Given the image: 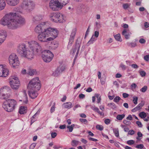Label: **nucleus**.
<instances>
[{"label":"nucleus","instance_id":"1","mask_svg":"<svg viewBox=\"0 0 149 149\" xmlns=\"http://www.w3.org/2000/svg\"><path fill=\"white\" fill-rule=\"evenodd\" d=\"M18 8L14 9L16 12H10L6 15L1 19V24L4 26H7L10 29H15L18 28L20 25L25 23V19L21 15H17Z\"/></svg>","mask_w":149,"mask_h":149},{"label":"nucleus","instance_id":"2","mask_svg":"<svg viewBox=\"0 0 149 149\" xmlns=\"http://www.w3.org/2000/svg\"><path fill=\"white\" fill-rule=\"evenodd\" d=\"M58 34V31L56 29L49 27L39 34L37 38L41 42H47L54 40L57 36Z\"/></svg>","mask_w":149,"mask_h":149},{"label":"nucleus","instance_id":"3","mask_svg":"<svg viewBox=\"0 0 149 149\" xmlns=\"http://www.w3.org/2000/svg\"><path fill=\"white\" fill-rule=\"evenodd\" d=\"M29 47V48L26 51L23 56L28 59H32L35 54L41 52L42 48L41 45L36 41H33L31 42Z\"/></svg>","mask_w":149,"mask_h":149},{"label":"nucleus","instance_id":"4","mask_svg":"<svg viewBox=\"0 0 149 149\" xmlns=\"http://www.w3.org/2000/svg\"><path fill=\"white\" fill-rule=\"evenodd\" d=\"M41 88L40 81L38 77L32 79L29 82L27 86L28 94L30 97L32 99H34L38 95L37 91Z\"/></svg>","mask_w":149,"mask_h":149},{"label":"nucleus","instance_id":"5","mask_svg":"<svg viewBox=\"0 0 149 149\" xmlns=\"http://www.w3.org/2000/svg\"><path fill=\"white\" fill-rule=\"evenodd\" d=\"M16 102L13 99H7L3 102L2 106L5 110L8 112L13 111L15 108Z\"/></svg>","mask_w":149,"mask_h":149},{"label":"nucleus","instance_id":"6","mask_svg":"<svg viewBox=\"0 0 149 149\" xmlns=\"http://www.w3.org/2000/svg\"><path fill=\"white\" fill-rule=\"evenodd\" d=\"M8 60L10 65L12 67H15L19 64L18 57L14 53H12L10 55Z\"/></svg>","mask_w":149,"mask_h":149},{"label":"nucleus","instance_id":"7","mask_svg":"<svg viewBox=\"0 0 149 149\" xmlns=\"http://www.w3.org/2000/svg\"><path fill=\"white\" fill-rule=\"evenodd\" d=\"M9 87L4 86L0 89V98L7 100L9 97L10 95L8 93L10 91Z\"/></svg>","mask_w":149,"mask_h":149},{"label":"nucleus","instance_id":"8","mask_svg":"<svg viewBox=\"0 0 149 149\" xmlns=\"http://www.w3.org/2000/svg\"><path fill=\"white\" fill-rule=\"evenodd\" d=\"M53 57V54L49 50H45L42 55V57L44 61L47 63L51 61Z\"/></svg>","mask_w":149,"mask_h":149},{"label":"nucleus","instance_id":"9","mask_svg":"<svg viewBox=\"0 0 149 149\" xmlns=\"http://www.w3.org/2000/svg\"><path fill=\"white\" fill-rule=\"evenodd\" d=\"M9 83L12 89L15 90L18 89L20 86L18 78L15 77H11Z\"/></svg>","mask_w":149,"mask_h":149},{"label":"nucleus","instance_id":"10","mask_svg":"<svg viewBox=\"0 0 149 149\" xmlns=\"http://www.w3.org/2000/svg\"><path fill=\"white\" fill-rule=\"evenodd\" d=\"M34 4L33 0H24L22 3L23 8L30 10L33 8Z\"/></svg>","mask_w":149,"mask_h":149},{"label":"nucleus","instance_id":"11","mask_svg":"<svg viewBox=\"0 0 149 149\" xmlns=\"http://www.w3.org/2000/svg\"><path fill=\"white\" fill-rule=\"evenodd\" d=\"M61 6L58 0H51L49 3V7L53 10H56L57 8H61Z\"/></svg>","mask_w":149,"mask_h":149},{"label":"nucleus","instance_id":"12","mask_svg":"<svg viewBox=\"0 0 149 149\" xmlns=\"http://www.w3.org/2000/svg\"><path fill=\"white\" fill-rule=\"evenodd\" d=\"M77 31V29L76 28H74L72 30L70 36L69 42L67 46V49H70L73 42H74Z\"/></svg>","mask_w":149,"mask_h":149},{"label":"nucleus","instance_id":"13","mask_svg":"<svg viewBox=\"0 0 149 149\" xmlns=\"http://www.w3.org/2000/svg\"><path fill=\"white\" fill-rule=\"evenodd\" d=\"M27 50L26 45L24 44H22L19 45L17 51L18 53L23 56Z\"/></svg>","mask_w":149,"mask_h":149},{"label":"nucleus","instance_id":"14","mask_svg":"<svg viewBox=\"0 0 149 149\" xmlns=\"http://www.w3.org/2000/svg\"><path fill=\"white\" fill-rule=\"evenodd\" d=\"M8 70L3 65H0V77H6L8 74Z\"/></svg>","mask_w":149,"mask_h":149},{"label":"nucleus","instance_id":"15","mask_svg":"<svg viewBox=\"0 0 149 149\" xmlns=\"http://www.w3.org/2000/svg\"><path fill=\"white\" fill-rule=\"evenodd\" d=\"M87 8V7L84 4L81 3L78 6L77 10L79 13L81 12H86L87 11L86 10Z\"/></svg>","mask_w":149,"mask_h":149},{"label":"nucleus","instance_id":"16","mask_svg":"<svg viewBox=\"0 0 149 149\" xmlns=\"http://www.w3.org/2000/svg\"><path fill=\"white\" fill-rule=\"evenodd\" d=\"M45 29L43 25L40 24L37 25L35 29V31L36 33L39 34L42 32Z\"/></svg>","mask_w":149,"mask_h":149},{"label":"nucleus","instance_id":"17","mask_svg":"<svg viewBox=\"0 0 149 149\" xmlns=\"http://www.w3.org/2000/svg\"><path fill=\"white\" fill-rule=\"evenodd\" d=\"M7 3L12 6H15L18 4L19 2V0H6Z\"/></svg>","mask_w":149,"mask_h":149},{"label":"nucleus","instance_id":"18","mask_svg":"<svg viewBox=\"0 0 149 149\" xmlns=\"http://www.w3.org/2000/svg\"><path fill=\"white\" fill-rule=\"evenodd\" d=\"M57 16V13H51L49 15V17L50 20L53 22H58V20Z\"/></svg>","mask_w":149,"mask_h":149},{"label":"nucleus","instance_id":"19","mask_svg":"<svg viewBox=\"0 0 149 149\" xmlns=\"http://www.w3.org/2000/svg\"><path fill=\"white\" fill-rule=\"evenodd\" d=\"M57 16L58 20V22L60 23H63L65 22V16L63 14L59 13H57Z\"/></svg>","mask_w":149,"mask_h":149},{"label":"nucleus","instance_id":"20","mask_svg":"<svg viewBox=\"0 0 149 149\" xmlns=\"http://www.w3.org/2000/svg\"><path fill=\"white\" fill-rule=\"evenodd\" d=\"M144 105V103L143 101H142L135 108L132 109V111L133 112H136L141 109Z\"/></svg>","mask_w":149,"mask_h":149},{"label":"nucleus","instance_id":"21","mask_svg":"<svg viewBox=\"0 0 149 149\" xmlns=\"http://www.w3.org/2000/svg\"><path fill=\"white\" fill-rule=\"evenodd\" d=\"M131 34V33L130 32L129 30H127L126 29H124L122 32V34L124 36L126 39H128L129 37Z\"/></svg>","mask_w":149,"mask_h":149},{"label":"nucleus","instance_id":"22","mask_svg":"<svg viewBox=\"0 0 149 149\" xmlns=\"http://www.w3.org/2000/svg\"><path fill=\"white\" fill-rule=\"evenodd\" d=\"M7 36L6 32L3 30H0V38L5 40Z\"/></svg>","mask_w":149,"mask_h":149},{"label":"nucleus","instance_id":"23","mask_svg":"<svg viewBox=\"0 0 149 149\" xmlns=\"http://www.w3.org/2000/svg\"><path fill=\"white\" fill-rule=\"evenodd\" d=\"M62 107L65 109H69L73 107V105L71 102H68L64 103L62 105Z\"/></svg>","mask_w":149,"mask_h":149},{"label":"nucleus","instance_id":"24","mask_svg":"<svg viewBox=\"0 0 149 149\" xmlns=\"http://www.w3.org/2000/svg\"><path fill=\"white\" fill-rule=\"evenodd\" d=\"M43 17V16L42 15H37L34 17L33 18L32 20L33 22H36L42 19Z\"/></svg>","mask_w":149,"mask_h":149},{"label":"nucleus","instance_id":"25","mask_svg":"<svg viewBox=\"0 0 149 149\" xmlns=\"http://www.w3.org/2000/svg\"><path fill=\"white\" fill-rule=\"evenodd\" d=\"M91 108L94 111L97 112L101 116H103L104 115V113L100 112L99 109L97 107H96L95 106H93L91 105H90Z\"/></svg>","mask_w":149,"mask_h":149},{"label":"nucleus","instance_id":"26","mask_svg":"<svg viewBox=\"0 0 149 149\" xmlns=\"http://www.w3.org/2000/svg\"><path fill=\"white\" fill-rule=\"evenodd\" d=\"M6 6L4 0H0V10L3 9Z\"/></svg>","mask_w":149,"mask_h":149},{"label":"nucleus","instance_id":"27","mask_svg":"<svg viewBox=\"0 0 149 149\" xmlns=\"http://www.w3.org/2000/svg\"><path fill=\"white\" fill-rule=\"evenodd\" d=\"M69 1L70 0H59V1H60L59 3L61 8L69 3Z\"/></svg>","mask_w":149,"mask_h":149},{"label":"nucleus","instance_id":"28","mask_svg":"<svg viewBox=\"0 0 149 149\" xmlns=\"http://www.w3.org/2000/svg\"><path fill=\"white\" fill-rule=\"evenodd\" d=\"M24 98L22 100H20V101H23L25 103H27L28 102V98L27 96V95L25 91L24 92Z\"/></svg>","mask_w":149,"mask_h":149},{"label":"nucleus","instance_id":"29","mask_svg":"<svg viewBox=\"0 0 149 149\" xmlns=\"http://www.w3.org/2000/svg\"><path fill=\"white\" fill-rule=\"evenodd\" d=\"M58 68V70H60V72L62 73L67 68V67L65 65H63L61 66H60Z\"/></svg>","mask_w":149,"mask_h":149},{"label":"nucleus","instance_id":"30","mask_svg":"<svg viewBox=\"0 0 149 149\" xmlns=\"http://www.w3.org/2000/svg\"><path fill=\"white\" fill-rule=\"evenodd\" d=\"M61 73L60 70H58V68H57L55 71L53 72L52 75L55 77H57Z\"/></svg>","mask_w":149,"mask_h":149},{"label":"nucleus","instance_id":"31","mask_svg":"<svg viewBox=\"0 0 149 149\" xmlns=\"http://www.w3.org/2000/svg\"><path fill=\"white\" fill-rule=\"evenodd\" d=\"M58 43L56 42H54L52 43V49H55L58 47Z\"/></svg>","mask_w":149,"mask_h":149},{"label":"nucleus","instance_id":"32","mask_svg":"<svg viewBox=\"0 0 149 149\" xmlns=\"http://www.w3.org/2000/svg\"><path fill=\"white\" fill-rule=\"evenodd\" d=\"M139 116L142 119L145 118L147 116V115L145 112L142 111L140 112L139 114Z\"/></svg>","mask_w":149,"mask_h":149},{"label":"nucleus","instance_id":"33","mask_svg":"<svg viewBox=\"0 0 149 149\" xmlns=\"http://www.w3.org/2000/svg\"><path fill=\"white\" fill-rule=\"evenodd\" d=\"M40 111H38L31 118V125L33 123H34L35 121L34 119V118L37 115H38L39 114Z\"/></svg>","mask_w":149,"mask_h":149},{"label":"nucleus","instance_id":"34","mask_svg":"<svg viewBox=\"0 0 149 149\" xmlns=\"http://www.w3.org/2000/svg\"><path fill=\"white\" fill-rule=\"evenodd\" d=\"M28 74L32 76L36 73V70H34L29 69L27 72Z\"/></svg>","mask_w":149,"mask_h":149},{"label":"nucleus","instance_id":"35","mask_svg":"<svg viewBox=\"0 0 149 149\" xmlns=\"http://www.w3.org/2000/svg\"><path fill=\"white\" fill-rule=\"evenodd\" d=\"M26 108L24 107H21L19 109V112L20 114H24L25 112Z\"/></svg>","mask_w":149,"mask_h":149},{"label":"nucleus","instance_id":"36","mask_svg":"<svg viewBox=\"0 0 149 149\" xmlns=\"http://www.w3.org/2000/svg\"><path fill=\"white\" fill-rule=\"evenodd\" d=\"M113 131L115 136L118 137L119 136V130L118 128H114L113 129Z\"/></svg>","mask_w":149,"mask_h":149},{"label":"nucleus","instance_id":"37","mask_svg":"<svg viewBox=\"0 0 149 149\" xmlns=\"http://www.w3.org/2000/svg\"><path fill=\"white\" fill-rule=\"evenodd\" d=\"M125 116L124 114L118 115L116 116V118L119 120H122Z\"/></svg>","mask_w":149,"mask_h":149},{"label":"nucleus","instance_id":"38","mask_svg":"<svg viewBox=\"0 0 149 149\" xmlns=\"http://www.w3.org/2000/svg\"><path fill=\"white\" fill-rule=\"evenodd\" d=\"M114 38L118 41H121L122 40L120 38V34L119 33L114 36Z\"/></svg>","mask_w":149,"mask_h":149},{"label":"nucleus","instance_id":"39","mask_svg":"<svg viewBox=\"0 0 149 149\" xmlns=\"http://www.w3.org/2000/svg\"><path fill=\"white\" fill-rule=\"evenodd\" d=\"M77 46V44L76 43L75 46H74V48H72V49H71L70 52V54H72V55H73L74 54V53L76 52V47Z\"/></svg>","mask_w":149,"mask_h":149},{"label":"nucleus","instance_id":"40","mask_svg":"<svg viewBox=\"0 0 149 149\" xmlns=\"http://www.w3.org/2000/svg\"><path fill=\"white\" fill-rule=\"evenodd\" d=\"M107 106L110 107L111 108L113 109L116 107L115 104L113 103H108L107 104Z\"/></svg>","mask_w":149,"mask_h":149},{"label":"nucleus","instance_id":"41","mask_svg":"<svg viewBox=\"0 0 149 149\" xmlns=\"http://www.w3.org/2000/svg\"><path fill=\"white\" fill-rule=\"evenodd\" d=\"M79 141L77 140H72L71 145L73 146H77L78 144Z\"/></svg>","mask_w":149,"mask_h":149},{"label":"nucleus","instance_id":"42","mask_svg":"<svg viewBox=\"0 0 149 149\" xmlns=\"http://www.w3.org/2000/svg\"><path fill=\"white\" fill-rule=\"evenodd\" d=\"M94 35H93L92 36L91 39L89 40V41L88 42L87 44H88L89 45H90V44L93 43V42L95 40V38H94Z\"/></svg>","mask_w":149,"mask_h":149},{"label":"nucleus","instance_id":"43","mask_svg":"<svg viewBox=\"0 0 149 149\" xmlns=\"http://www.w3.org/2000/svg\"><path fill=\"white\" fill-rule=\"evenodd\" d=\"M130 3H126L123 4V8L125 10L127 9L130 6Z\"/></svg>","mask_w":149,"mask_h":149},{"label":"nucleus","instance_id":"44","mask_svg":"<svg viewBox=\"0 0 149 149\" xmlns=\"http://www.w3.org/2000/svg\"><path fill=\"white\" fill-rule=\"evenodd\" d=\"M74 126V124H72L70 126H67V128L69 129V132H71L72 131Z\"/></svg>","mask_w":149,"mask_h":149},{"label":"nucleus","instance_id":"45","mask_svg":"<svg viewBox=\"0 0 149 149\" xmlns=\"http://www.w3.org/2000/svg\"><path fill=\"white\" fill-rule=\"evenodd\" d=\"M139 72L141 76L142 77L145 76L146 74V72L144 71L143 70H139Z\"/></svg>","mask_w":149,"mask_h":149},{"label":"nucleus","instance_id":"46","mask_svg":"<svg viewBox=\"0 0 149 149\" xmlns=\"http://www.w3.org/2000/svg\"><path fill=\"white\" fill-rule=\"evenodd\" d=\"M132 101L134 104H137V100H138V97H133Z\"/></svg>","mask_w":149,"mask_h":149},{"label":"nucleus","instance_id":"47","mask_svg":"<svg viewBox=\"0 0 149 149\" xmlns=\"http://www.w3.org/2000/svg\"><path fill=\"white\" fill-rule=\"evenodd\" d=\"M127 45L131 47H134L136 45V43L135 42L128 43H127Z\"/></svg>","mask_w":149,"mask_h":149},{"label":"nucleus","instance_id":"48","mask_svg":"<svg viewBox=\"0 0 149 149\" xmlns=\"http://www.w3.org/2000/svg\"><path fill=\"white\" fill-rule=\"evenodd\" d=\"M147 89L148 88L147 86H144L140 90V91L144 93L147 91Z\"/></svg>","mask_w":149,"mask_h":149},{"label":"nucleus","instance_id":"49","mask_svg":"<svg viewBox=\"0 0 149 149\" xmlns=\"http://www.w3.org/2000/svg\"><path fill=\"white\" fill-rule=\"evenodd\" d=\"M96 128L97 129L100 131L102 130L103 129V127L102 126L99 125H97L96 126Z\"/></svg>","mask_w":149,"mask_h":149},{"label":"nucleus","instance_id":"50","mask_svg":"<svg viewBox=\"0 0 149 149\" xmlns=\"http://www.w3.org/2000/svg\"><path fill=\"white\" fill-rule=\"evenodd\" d=\"M120 98L119 96L116 97L113 100V101L117 103L120 100Z\"/></svg>","mask_w":149,"mask_h":149},{"label":"nucleus","instance_id":"51","mask_svg":"<svg viewBox=\"0 0 149 149\" xmlns=\"http://www.w3.org/2000/svg\"><path fill=\"white\" fill-rule=\"evenodd\" d=\"M138 136L136 137L137 140H139V138L143 136V134L140 132H138L137 133Z\"/></svg>","mask_w":149,"mask_h":149},{"label":"nucleus","instance_id":"52","mask_svg":"<svg viewBox=\"0 0 149 149\" xmlns=\"http://www.w3.org/2000/svg\"><path fill=\"white\" fill-rule=\"evenodd\" d=\"M80 121L84 124H86L87 123V121L86 119L83 118H80L79 119Z\"/></svg>","mask_w":149,"mask_h":149},{"label":"nucleus","instance_id":"53","mask_svg":"<svg viewBox=\"0 0 149 149\" xmlns=\"http://www.w3.org/2000/svg\"><path fill=\"white\" fill-rule=\"evenodd\" d=\"M136 147L139 149H142L143 147V145L142 144L138 145L136 146Z\"/></svg>","mask_w":149,"mask_h":149},{"label":"nucleus","instance_id":"54","mask_svg":"<svg viewBox=\"0 0 149 149\" xmlns=\"http://www.w3.org/2000/svg\"><path fill=\"white\" fill-rule=\"evenodd\" d=\"M134 133V131L132 130H129L128 132V134L129 135H133Z\"/></svg>","mask_w":149,"mask_h":149},{"label":"nucleus","instance_id":"55","mask_svg":"<svg viewBox=\"0 0 149 149\" xmlns=\"http://www.w3.org/2000/svg\"><path fill=\"white\" fill-rule=\"evenodd\" d=\"M134 142V140H128L127 142V143L129 145H131L133 144Z\"/></svg>","mask_w":149,"mask_h":149},{"label":"nucleus","instance_id":"56","mask_svg":"<svg viewBox=\"0 0 149 149\" xmlns=\"http://www.w3.org/2000/svg\"><path fill=\"white\" fill-rule=\"evenodd\" d=\"M132 67L134 69H137L139 68V66L136 64H132L131 65Z\"/></svg>","mask_w":149,"mask_h":149},{"label":"nucleus","instance_id":"57","mask_svg":"<svg viewBox=\"0 0 149 149\" xmlns=\"http://www.w3.org/2000/svg\"><path fill=\"white\" fill-rule=\"evenodd\" d=\"M139 42L141 44H144L146 42V40L143 38H141L139 40Z\"/></svg>","mask_w":149,"mask_h":149},{"label":"nucleus","instance_id":"58","mask_svg":"<svg viewBox=\"0 0 149 149\" xmlns=\"http://www.w3.org/2000/svg\"><path fill=\"white\" fill-rule=\"evenodd\" d=\"M144 59L146 61H149V55L145 56L144 57Z\"/></svg>","mask_w":149,"mask_h":149},{"label":"nucleus","instance_id":"59","mask_svg":"<svg viewBox=\"0 0 149 149\" xmlns=\"http://www.w3.org/2000/svg\"><path fill=\"white\" fill-rule=\"evenodd\" d=\"M36 144L35 143H32L30 146V149H33L36 146Z\"/></svg>","mask_w":149,"mask_h":149},{"label":"nucleus","instance_id":"60","mask_svg":"<svg viewBox=\"0 0 149 149\" xmlns=\"http://www.w3.org/2000/svg\"><path fill=\"white\" fill-rule=\"evenodd\" d=\"M110 122V120L109 119H106L104 120V123L107 125L109 124Z\"/></svg>","mask_w":149,"mask_h":149},{"label":"nucleus","instance_id":"61","mask_svg":"<svg viewBox=\"0 0 149 149\" xmlns=\"http://www.w3.org/2000/svg\"><path fill=\"white\" fill-rule=\"evenodd\" d=\"M120 67L123 70H125L126 69V66L123 63L120 64Z\"/></svg>","mask_w":149,"mask_h":149},{"label":"nucleus","instance_id":"62","mask_svg":"<svg viewBox=\"0 0 149 149\" xmlns=\"http://www.w3.org/2000/svg\"><path fill=\"white\" fill-rule=\"evenodd\" d=\"M136 123L139 127H142V125L140 121H137L136 122Z\"/></svg>","mask_w":149,"mask_h":149},{"label":"nucleus","instance_id":"63","mask_svg":"<svg viewBox=\"0 0 149 149\" xmlns=\"http://www.w3.org/2000/svg\"><path fill=\"white\" fill-rule=\"evenodd\" d=\"M57 133L56 132H52L51 134L52 137V138H54L57 136Z\"/></svg>","mask_w":149,"mask_h":149},{"label":"nucleus","instance_id":"64","mask_svg":"<svg viewBox=\"0 0 149 149\" xmlns=\"http://www.w3.org/2000/svg\"><path fill=\"white\" fill-rule=\"evenodd\" d=\"M99 35V32L98 31H96L95 32L94 36L96 38H97L98 37Z\"/></svg>","mask_w":149,"mask_h":149}]
</instances>
